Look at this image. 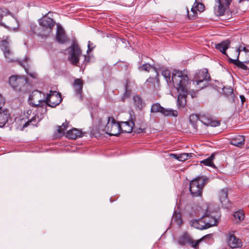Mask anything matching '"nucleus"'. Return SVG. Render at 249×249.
Listing matches in <instances>:
<instances>
[{"label": "nucleus", "instance_id": "a211bd4d", "mask_svg": "<svg viewBox=\"0 0 249 249\" xmlns=\"http://www.w3.org/2000/svg\"><path fill=\"white\" fill-rule=\"evenodd\" d=\"M245 143V138L243 136L236 135L231 140V143L234 146L241 147Z\"/></svg>", "mask_w": 249, "mask_h": 249}, {"label": "nucleus", "instance_id": "864d4df0", "mask_svg": "<svg viewBox=\"0 0 249 249\" xmlns=\"http://www.w3.org/2000/svg\"><path fill=\"white\" fill-rule=\"evenodd\" d=\"M91 45H92V43H90V41H89V43L87 47H90Z\"/></svg>", "mask_w": 249, "mask_h": 249}, {"label": "nucleus", "instance_id": "49530a36", "mask_svg": "<svg viewBox=\"0 0 249 249\" xmlns=\"http://www.w3.org/2000/svg\"><path fill=\"white\" fill-rule=\"evenodd\" d=\"M70 47H78V44L77 41L75 38H73L72 39V43Z\"/></svg>", "mask_w": 249, "mask_h": 249}, {"label": "nucleus", "instance_id": "a18cd8bd", "mask_svg": "<svg viewBox=\"0 0 249 249\" xmlns=\"http://www.w3.org/2000/svg\"><path fill=\"white\" fill-rule=\"evenodd\" d=\"M237 65L238 67H239L243 70H247L248 68L247 66L245 64H244L243 63H242V62L238 63Z\"/></svg>", "mask_w": 249, "mask_h": 249}, {"label": "nucleus", "instance_id": "4c0bfd02", "mask_svg": "<svg viewBox=\"0 0 249 249\" xmlns=\"http://www.w3.org/2000/svg\"><path fill=\"white\" fill-rule=\"evenodd\" d=\"M9 13L8 10L5 8H0V24L1 25V23L3 22H1L2 18L3 16H6L7 14Z\"/></svg>", "mask_w": 249, "mask_h": 249}, {"label": "nucleus", "instance_id": "2eb2a0df", "mask_svg": "<svg viewBox=\"0 0 249 249\" xmlns=\"http://www.w3.org/2000/svg\"><path fill=\"white\" fill-rule=\"evenodd\" d=\"M227 242L229 246L232 249L240 248L242 246L241 240L232 233H229Z\"/></svg>", "mask_w": 249, "mask_h": 249}, {"label": "nucleus", "instance_id": "ea45409f", "mask_svg": "<svg viewBox=\"0 0 249 249\" xmlns=\"http://www.w3.org/2000/svg\"><path fill=\"white\" fill-rule=\"evenodd\" d=\"M231 41L229 39H226L221 43L215 44V47H228L231 44Z\"/></svg>", "mask_w": 249, "mask_h": 249}, {"label": "nucleus", "instance_id": "a19ab883", "mask_svg": "<svg viewBox=\"0 0 249 249\" xmlns=\"http://www.w3.org/2000/svg\"><path fill=\"white\" fill-rule=\"evenodd\" d=\"M223 92L226 95L228 96L232 93L233 89L231 87H224Z\"/></svg>", "mask_w": 249, "mask_h": 249}, {"label": "nucleus", "instance_id": "9d476101", "mask_svg": "<svg viewBox=\"0 0 249 249\" xmlns=\"http://www.w3.org/2000/svg\"><path fill=\"white\" fill-rule=\"evenodd\" d=\"M232 0H217L216 5L214 7V12L217 16L224 15L225 10L229 6Z\"/></svg>", "mask_w": 249, "mask_h": 249}, {"label": "nucleus", "instance_id": "1a4fd4ad", "mask_svg": "<svg viewBox=\"0 0 249 249\" xmlns=\"http://www.w3.org/2000/svg\"><path fill=\"white\" fill-rule=\"evenodd\" d=\"M62 101L59 93L55 91L50 90L45 99L46 106L47 105L51 107H55L59 105Z\"/></svg>", "mask_w": 249, "mask_h": 249}, {"label": "nucleus", "instance_id": "7ed1b4c3", "mask_svg": "<svg viewBox=\"0 0 249 249\" xmlns=\"http://www.w3.org/2000/svg\"><path fill=\"white\" fill-rule=\"evenodd\" d=\"M8 84L12 89L18 93L27 92L31 87L25 77L18 75L10 76Z\"/></svg>", "mask_w": 249, "mask_h": 249}, {"label": "nucleus", "instance_id": "5701e85b", "mask_svg": "<svg viewBox=\"0 0 249 249\" xmlns=\"http://www.w3.org/2000/svg\"><path fill=\"white\" fill-rule=\"evenodd\" d=\"M200 122L207 126H216L220 124L218 122H214L202 116L200 117Z\"/></svg>", "mask_w": 249, "mask_h": 249}, {"label": "nucleus", "instance_id": "c03bdc74", "mask_svg": "<svg viewBox=\"0 0 249 249\" xmlns=\"http://www.w3.org/2000/svg\"><path fill=\"white\" fill-rule=\"evenodd\" d=\"M20 65L24 68L25 69V70L26 72L27 73L29 74L31 77H33V78H35L36 77V74L35 73H29L28 71L27 70L26 68L25 67V66L23 65L22 62H20Z\"/></svg>", "mask_w": 249, "mask_h": 249}, {"label": "nucleus", "instance_id": "412c9836", "mask_svg": "<svg viewBox=\"0 0 249 249\" xmlns=\"http://www.w3.org/2000/svg\"><path fill=\"white\" fill-rule=\"evenodd\" d=\"M228 190L227 189H222L219 193V200L221 203L225 206H227L229 203V199L228 198Z\"/></svg>", "mask_w": 249, "mask_h": 249}, {"label": "nucleus", "instance_id": "dca6fc26", "mask_svg": "<svg viewBox=\"0 0 249 249\" xmlns=\"http://www.w3.org/2000/svg\"><path fill=\"white\" fill-rule=\"evenodd\" d=\"M134 123L133 121L122 122L119 124L120 132L121 130L125 133H130L132 131Z\"/></svg>", "mask_w": 249, "mask_h": 249}, {"label": "nucleus", "instance_id": "393cba45", "mask_svg": "<svg viewBox=\"0 0 249 249\" xmlns=\"http://www.w3.org/2000/svg\"><path fill=\"white\" fill-rule=\"evenodd\" d=\"M165 116L177 117L178 116V111L170 108H165L163 107L162 113Z\"/></svg>", "mask_w": 249, "mask_h": 249}, {"label": "nucleus", "instance_id": "20e7f679", "mask_svg": "<svg viewBox=\"0 0 249 249\" xmlns=\"http://www.w3.org/2000/svg\"><path fill=\"white\" fill-rule=\"evenodd\" d=\"M45 95L38 90H35L29 97V104L33 107H38L37 111H41L43 113L46 112Z\"/></svg>", "mask_w": 249, "mask_h": 249}, {"label": "nucleus", "instance_id": "7c9ffc66", "mask_svg": "<svg viewBox=\"0 0 249 249\" xmlns=\"http://www.w3.org/2000/svg\"><path fill=\"white\" fill-rule=\"evenodd\" d=\"M134 105L138 109H141L142 107V102L141 97L138 95L133 97Z\"/></svg>", "mask_w": 249, "mask_h": 249}, {"label": "nucleus", "instance_id": "6e6d98bb", "mask_svg": "<svg viewBox=\"0 0 249 249\" xmlns=\"http://www.w3.org/2000/svg\"><path fill=\"white\" fill-rule=\"evenodd\" d=\"M99 127L100 128H102L103 126H102L101 124H100Z\"/></svg>", "mask_w": 249, "mask_h": 249}, {"label": "nucleus", "instance_id": "58836bf2", "mask_svg": "<svg viewBox=\"0 0 249 249\" xmlns=\"http://www.w3.org/2000/svg\"><path fill=\"white\" fill-rule=\"evenodd\" d=\"M2 51L3 52L4 56L6 58L10 59L11 60H13V59L11 57L12 53L11 51L10 50V48H4V49H2Z\"/></svg>", "mask_w": 249, "mask_h": 249}, {"label": "nucleus", "instance_id": "f704fd0d", "mask_svg": "<svg viewBox=\"0 0 249 249\" xmlns=\"http://www.w3.org/2000/svg\"><path fill=\"white\" fill-rule=\"evenodd\" d=\"M200 117L196 114H192L189 117L190 122L195 125L198 121H200Z\"/></svg>", "mask_w": 249, "mask_h": 249}, {"label": "nucleus", "instance_id": "f03ea898", "mask_svg": "<svg viewBox=\"0 0 249 249\" xmlns=\"http://www.w3.org/2000/svg\"><path fill=\"white\" fill-rule=\"evenodd\" d=\"M205 212L202 215V218L198 220H194L192 222V226L199 230H204L218 223L220 217L219 209L218 207L214 208L213 205L207 206Z\"/></svg>", "mask_w": 249, "mask_h": 249}, {"label": "nucleus", "instance_id": "423d86ee", "mask_svg": "<svg viewBox=\"0 0 249 249\" xmlns=\"http://www.w3.org/2000/svg\"><path fill=\"white\" fill-rule=\"evenodd\" d=\"M195 80L198 88L202 89L207 86L210 77L207 69L200 70L195 76Z\"/></svg>", "mask_w": 249, "mask_h": 249}, {"label": "nucleus", "instance_id": "4d7b16f0", "mask_svg": "<svg viewBox=\"0 0 249 249\" xmlns=\"http://www.w3.org/2000/svg\"><path fill=\"white\" fill-rule=\"evenodd\" d=\"M26 61H27L28 58H25Z\"/></svg>", "mask_w": 249, "mask_h": 249}, {"label": "nucleus", "instance_id": "72a5a7b5", "mask_svg": "<svg viewBox=\"0 0 249 249\" xmlns=\"http://www.w3.org/2000/svg\"><path fill=\"white\" fill-rule=\"evenodd\" d=\"M192 153H181L179 154V157H178V160L179 161H183L188 159H189L190 157H192Z\"/></svg>", "mask_w": 249, "mask_h": 249}, {"label": "nucleus", "instance_id": "5fc2aeb1", "mask_svg": "<svg viewBox=\"0 0 249 249\" xmlns=\"http://www.w3.org/2000/svg\"><path fill=\"white\" fill-rule=\"evenodd\" d=\"M240 98H241L242 101H243V98H244V97H243V96H240Z\"/></svg>", "mask_w": 249, "mask_h": 249}, {"label": "nucleus", "instance_id": "b1692460", "mask_svg": "<svg viewBox=\"0 0 249 249\" xmlns=\"http://www.w3.org/2000/svg\"><path fill=\"white\" fill-rule=\"evenodd\" d=\"M190 242L191 238L186 233H184L181 235L178 240V243L181 246H184L186 244H189Z\"/></svg>", "mask_w": 249, "mask_h": 249}, {"label": "nucleus", "instance_id": "8fccbe9b", "mask_svg": "<svg viewBox=\"0 0 249 249\" xmlns=\"http://www.w3.org/2000/svg\"><path fill=\"white\" fill-rule=\"evenodd\" d=\"M92 50V48H90V47L88 48V49L87 51V53H88V55H89V52H91Z\"/></svg>", "mask_w": 249, "mask_h": 249}, {"label": "nucleus", "instance_id": "6ab92c4d", "mask_svg": "<svg viewBox=\"0 0 249 249\" xmlns=\"http://www.w3.org/2000/svg\"><path fill=\"white\" fill-rule=\"evenodd\" d=\"M1 25L7 28L10 30H15L18 28V23L16 19L13 17H10L8 19V21L6 23H1Z\"/></svg>", "mask_w": 249, "mask_h": 249}, {"label": "nucleus", "instance_id": "f257e3e1", "mask_svg": "<svg viewBox=\"0 0 249 249\" xmlns=\"http://www.w3.org/2000/svg\"><path fill=\"white\" fill-rule=\"evenodd\" d=\"M162 75L165 79L167 83L172 82L174 87L177 90L178 95V105L179 107H183L186 104V97L188 90L189 77L186 74L178 70L173 71L172 77L171 73L168 70H164L162 71Z\"/></svg>", "mask_w": 249, "mask_h": 249}, {"label": "nucleus", "instance_id": "9b49d317", "mask_svg": "<svg viewBox=\"0 0 249 249\" xmlns=\"http://www.w3.org/2000/svg\"><path fill=\"white\" fill-rule=\"evenodd\" d=\"M4 103V98L0 95V127L5 125L9 116L8 111L2 108Z\"/></svg>", "mask_w": 249, "mask_h": 249}, {"label": "nucleus", "instance_id": "cd10ccee", "mask_svg": "<svg viewBox=\"0 0 249 249\" xmlns=\"http://www.w3.org/2000/svg\"><path fill=\"white\" fill-rule=\"evenodd\" d=\"M186 11L187 13V15L189 19L193 20L196 18L197 16V11L193 7H192L190 11H189L188 8L186 9Z\"/></svg>", "mask_w": 249, "mask_h": 249}, {"label": "nucleus", "instance_id": "0eeeda50", "mask_svg": "<svg viewBox=\"0 0 249 249\" xmlns=\"http://www.w3.org/2000/svg\"><path fill=\"white\" fill-rule=\"evenodd\" d=\"M104 130L109 135L118 136L120 134L119 124L113 118L108 117Z\"/></svg>", "mask_w": 249, "mask_h": 249}, {"label": "nucleus", "instance_id": "6e6552de", "mask_svg": "<svg viewBox=\"0 0 249 249\" xmlns=\"http://www.w3.org/2000/svg\"><path fill=\"white\" fill-rule=\"evenodd\" d=\"M24 116L28 119V121L23 125V128L30 124L36 126V124L43 118L42 114L40 115L34 114V113L33 112V110L31 109L26 110L24 113Z\"/></svg>", "mask_w": 249, "mask_h": 249}, {"label": "nucleus", "instance_id": "f3484780", "mask_svg": "<svg viewBox=\"0 0 249 249\" xmlns=\"http://www.w3.org/2000/svg\"><path fill=\"white\" fill-rule=\"evenodd\" d=\"M83 83L82 80L80 79L75 80L73 83V87L75 91L76 95L80 99H82V92Z\"/></svg>", "mask_w": 249, "mask_h": 249}, {"label": "nucleus", "instance_id": "37998d69", "mask_svg": "<svg viewBox=\"0 0 249 249\" xmlns=\"http://www.w3.org/2000/svg\"><path fill=\"white\" fill-rule=\"evenodd\" d=\"M229 56H230V58L229 59H233L234 60H236L237 59H238V56H237V57H235V53L234 52H229Z\"/></svg>", "mask_w": 249, "mask_h": 249}, {"label": "nucleus", "instance_id": "a878e982", "mask_svg": "<svg viewBox=\"0 0 249 249\" xmlns=\"http://www.w3.org/2000/svg\"><path fill=\"white\" fill-rule=\"evenodd\" d=\"M214 159V154H212L209 158L200 161V163L204 164L205 165L216 168L215 165L213 163V160Z\"/></svg>", "mask_w": 249, "mask_h": 249}, {"label": "nucleus", "instance_id": "473e14b6", "mask_svg": "<svg viewBox=\"0 0 249 249\" xmlns=\"http://www.w3.org/2000/svg\"><path fill=\"white\" fill-rule=\"evenodd\" d=\"M233 216L237 222H240L243 220L245 218L244 213L242 211L236 212L234 213Z\"/></svg>", "mask_w": 249, "mask_h": 249}, {"label": "nucleus", "instance_id": "e433bc0d", "mask_svg": "<svg viewBox=\"0 0 249 249\" xmlns=\"http://www.w3.org/2000/svg\"><path fill=\"white\" fill-rule=\"evenodd\" d=\"M68 123L66 122L64 123H63L61 126H58L57 128V131L59 134H63L64 133L65 131L68 128Z\"/></svg>", "mask_w": 249, "mask_h": 249}, {"label": "nucleus", "instance_id": "ddd939ff", "mask_svg": "<svg viewBox=\"0 0 249 249\" xmlns=\"http://www.w3.org/2000/svg\"><path fill=\"white\" fill-rule=\"evenodd\" d=\"M69 59L71 63L74 65H77L79 63V57L81 55L80 48H69Z\"/></svg>", "mask_w": 249, "mask_h": 249}, {"label": "nucleus", "instance_id": "3c124183", "mask_svg": "<svg viewBox=\"0 0 249 249\" xmlns=\"http://www.w3.org/2000/svg\"><path fill=\"white\" fill-rule=\"evenodd\" d=\"M89 56H86L85 55V61H87V62H89Z\"/></svg>", "mask_w": 249, "mask_h": 249}, {"label": "nucleus", "instance_id": "bb28decb", "mask_svg": "<svg viewBox=\"0 0 249 249\" xmlns=\"http://www.w3.org/2000/svg\"><path fill=\"white\" fill-rule=\"evenodd\" d=\"M163 107H161L159 103L154 104L151 107L150 112L151 113H162Z\"/></svg>", "mask_w": 249, "mask_h": 249}, {"label": "nucleus", "instance_id": "2f4dec72", "mask_svg": "<svg viewBox=\"0 0 249 249\" xmlns=\"http://www.w3.org/2000/svg\"><path fill=\"white\" fill-rule=\"evenodd\" d=\"M139 69L141 71H145L148 72H149L151 70H153L154 71L155 70L154 67L153 66L148 63L144 64L140 66L139 67Z\"/></svg>", "mask_w": 249, "mask_h": 249}, {"label": "nucleus", "instance_id": "39448f33", "mask_svg": "<svg viewBox=\"0 0 249 249\" xmlns=\"http://www.w3.org/2000/svg\"><path fill=\"white\" fill-rule=\"evenodd\" d=\"M207 179L203 177H198L191 180L190 183V191L193 196H199L202 189L206 183Z\"/></svg>", "mask_w": 249, "mask_h": 249}, {"label": "nucleus", "instance_id": "c756f323", "mask_svg": "<svg viewBox=\"0 0 249 249\" xmlns=\"http://www.w3.org/2000/svg\"><path fill=\"white\" fill-rule=\"evenodd\" d=\"M200 0H195V2L192 6L196 11L202 12L204 10V5L200 2Z\"/></svg>", "mask_w": 249, "mask_h": 249}, {"label": "nucleus", "instance_id": "de8ad7c7", "mask_svg": "<svg viewBox=\"0 0 249 249\" xmlns=\"http://www.w3.org/2000/svg\"><path fill=\"white\" fill-rule=\"evenodd\" d=\"M130 83L128 81H127L126 83V85H125V89H126V91L124 94V96H125L126 95H127V92L128 90V88H129V84Z\"/></svg>", "mask_w": 249, "mask_h": 249}, {"label": "nucleus", "instance_id": "f8f14e48", "mask_svg": "<svg viewBox=\"0 0 249 249\" xmlns=\"http://www.w3.org/2000/svg\"><path fill=\"white\" fill-rule=\"evenodd\" d=\"M39 24L42 28H46V33L44 35L46 36L51 32V29L54 26L55 22L53 19L48 17H44L39 20Z\"/></svg>", "mask_w": 249, "mask_h": 249}, {"label": "nucleus", "instance_id": "79ce46f5", "mask_svg": "<svg viewBox=\"0 0 249 249\" xmlns=\"http://www.w3.org/2000/svg\"><path fill=\"white\" fill-rule=\"evenodd\" d=\"M11 40L8 37L3 39L0 43V46L1 47H7L8 45H10Z\"/></svg>", "mask_w": 249, "mask_h": 249}, {"label": "nucleus", "instance_id": "4468645a", "mask_svg": "<svg viewBox=\"0 0 249 249\" xmlns=\"http://www.w3.org/2000/svg\"><path fill=\"white\" fill-rule=\"evenodd\" d=\"M57 27L55 41L60 44H63L69 41V38L64 29L61 26H57Z\"/></svg>", "mask_w": 249, "mask_h": 249}, {"label": "nucleus", "instance_id": "c85d7f7f", "mask_svg": "<svg viewBox=\"0 0 249 249\" xmlns=\"http://www.w3.org/2000/svg\"><path fill=\"white\" fill-rule=\"evenodd\" d=\"M239 54L245 55V62H249V50L247 48H238Z\"/></svg>", "mask_w": 249, "mask_h": 249}, {"label": "nucleus", "instance_id": "4be33fe9", "mask_svg": "<svg viewBox=\"0 0 249 249\" xmlns=\"http://www.w3.org/2000/svg\"><path fill=\"white\" fill-rule=\"evenodd\" d=\"M219 49L220 52L222 53L225 54L227 55V56L229 58H230V56L227 53V51L228 52H234L235 53V57H237L238 55H239V52L238 48H217Z\"/></svg>", "mask_w": 249, "mask_h": 249}, {"label": "nucleus", "instance_id": "c9c22d12", "mask_svg": "<svg viewBox=\"0 0 249 249\" xmlns=\"http://www.w3.org/2000/svg\"><path fill=\"white\" fill-rule=\"evenodd\" d=\"M209 236H210L209 235H205V236H203V237H202L201 238H200V239H199V240H198L197 241H193L191 239V242L189 244H190L193 248H197V247L198 246V244H199V243L201 241L203 240L204 239H205V238H206L207 237H209Z\"/></svg>", "mask_w": 249, "mask_h": 249}, {"label": "nucleus", "instance_id": "603ef678", "mask_svg": "<svg viewBox=\"0 0 249 249\" xmlns=\"http://www.w3.org/2000/svg\"><path fill=\"white\" fill-rule=\"evenodd\" d=\"M153 80V79L152 78H149L146 80V82L148 84V83L151 82V81Z\"/></svg>", "mask_w": 249, "mask_h": 249}, {"label": "nucleus", "instance_id": "aec40b11", "mask_svg": "<svg viewBox=\"0 0 249 249\" xmlns=\"http://www.w3.org/2000/svg\"><path fill=\"white\" fill-rule=\"evenodd\" d=\"M82 136V132L76 128H73L68 130L66 135V137L70 139H76L81 137Z\"/></svg>", "mask_w": 249, "mask_h": 249}, {"label": "nucleus", "instance_id": "09e8293b", "mask_svg": "<svg viewBox=\"0 0 249 249\" xmlns=\"http://www.w3.org/2000/svg\"><path fill=\"white\" fill-rule=\"evenodd\" d=\"M170 157L172 158L177 159L178 160V157H179V154H170Z\"/></svg>", "mask_w": 249, "mask_h": 249}]
</instances>
